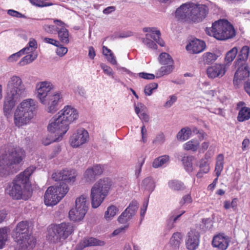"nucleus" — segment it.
I'll use <instances>...</instances> for the list:
<instances>
[{
	"instance_id": "nucleus-43",
	"label": "nucleus",
	"mask_w": 250,
	"mask_h": 250,
	"mask_svg": "<svg viewBox=\"0 0 250 250\" xmlns=\"http://www.w3.org/2000/svg\"><path fill=\"white\" fill-rule=\"evenodd\" d=\"M161 33L159 30H155L154 34H146V37H150L152 38L158 44H159L161 46H164L165 45L164 42L161 39Z\"/></svg>"
},
{
	"instance_id": "nucleus-20",
	"label": "nucleus",
	"mask_w": 250,
	"mask_h": 250,
	"mask_svg": "<svg viewBox=\"0 0 250 250\" xmlns=\"http://www.w3.org/2000/svg\"><path fill=\"white\" fill-rule=\"evenodd\" d=\"M61 99L60 93L52 94L46 98L45 104L47 105L46 110L48 112L54 113L58 109V102Z\"/></svg>"
},
{
	"instance_id": "nucleus-26",
	"label": "nucleus",
	"mask_w": 250,
	"mask_h": 250,
	"mask_svg": "<svg viewBox=\"0 0 250 250\" xmlns=\"http://www.w3.org/2000/svg\"><path fill=\"white\" fill-rule=\"evenodd\" d=\"M183 235L179 232H174L169 240L170 245L175 249H178L183 242Z\"/></svg>"
},
{
	"instance_id": "nucleus-35",
	"label": "nucleus",
	"mask_w": 250,
	"mask_h": 250,
	"mask_svg": "<svg viewBox=\"0 0 250 250\" xmlns=\"http://www.w3.org/2000/svg\"><path fill=\"white\" fill-rule=\"evenodd\" d=\"M27 55L23 57L19 62L20 66H24L33 62L37 58L38 55L36 52L27 53Z\"/></svg>"
},
{
	"instance_id": "nucleus-56",
	"label": "nucleus",
	"mask_w": 250,
	"mask_h": 250,
	"mask_svg": "<svg viewBox=\"0 0 250 250\" xmlns=\"http://www.w3.org/2000/svg\"><path fill=\"white\" fill-rule=\"evenodd\" d=\"M58 28H56L53 25L45 24L43 26L44 31L48 33L53 34L54 32L57 31Z\"/></svg>"
},
{
	"instance_id": "nucleus-42",
	"label": "nucleus",
	"mask_w": 250,
	"mask_h": 250,
	"mask_svg": "<svg viewBox=\"0 0 250 250\" xmlns=\"http://www.w3.org/2000/svg\"><path fill=\"white\" fill-rule=\"evenodd\" d=\"M29 47H24L20 51L11 55L8 59L9 62H13L17 61L22 55L25 53H28L30 52Z\"/></svg>"
},
{
	"instance_id": "nucleus-36",
	"label": "nucleus",
	"mask_w": 250,
	"mask_h": 250,
	"mask_svg": "<svg viewBox=\"0 0 250 250\" xmlns=\"http://www.w3.org/2000/svg\"><path fill=\"white\" fill-rule=\"evenodd\" d=\"M164 65H165L162 66L156 73L157 78L168 75L173 71L174 68L173 63Z\"/></svg>"
},
{
	"instance_id": "nucleus-13",
	"label": "nucleus",
	"mask_w": 250,
	"mask_h": 250,
	"mask_svg": "<svg viewBox=\"0 0 250 250\" xmlns=\"http://www.w3.org/2000/svg\"><path fill=\"white\" fill-rule=\"evenodd\" d=\"M88 138V132L83 128H81L78 129L70 137V145L73 147H78L85 144Z\"/></svg>"
},
{
	"instance_id": "nucleus-27",
	"label": "nucleus",
	"mask_w": 250,
	"mask_h": 250,
	"mask_svg": "<svg viewBox=\"0 0 250 250\" xmlns=\"http://www.w3.org/2000/svg\"><path fill=\"white\" fill-rule=\"evenodd\" d=\"M88 205V197L84 195H81L76 200L75 208L78 209H84L85 210V212H87Z\"/></svg>"
},
{
	"instance_id": "nucleus-52",
	"label": "nucleus",
	"mask_w": 250,
	"mask_h": 250,
	"mask_svg": "<svg viewBox=\"0 0 250 250\" xmlns=\"http://www.w3.org/2000/svg\"><path fill=\"white\" fill-rule=\"evenodd\" d=\"M7 234L5 229H0V249H2L6 240Z\"/></svg>"
},
{
	"instance_id": "nucleus-48",
	"label": "nucleus",
	"mask_w": 250,
	"mask_h": 250,
	"mask_svg": "<svg viewBox=\"0 0 250 250\" xmlns=\"http://www.w3.org/2000/svg\"><path fill=\"white\" fill-rule=\"evenodd\" d=\"M97 176L94 174L92 169L88 168L85 171L84 174V178L87 182H92L95 181Z\"/></svg>"
},
{
	"instance_id": "nucleus-63",
	"label": "nucleus",
	"mask_w": 250,
	"mask_h": 250,
	"mask_svg": "<svg viewBox=\"0 0 250 250\" xmlns=\"http://www.w3.org/2000/svg\"><path fill=\"white\" fill-rule=\"evenodd\" d=\"M250 145V141L248 138H245L242 142V149L243 151H245L247 150Z\"/></svg>"
},
{
	"instance_id": "nucleus-45",
	"label": "nucleus",
	"mask_w": 250,
	"mask_h": 250,
	"mask_svg": "<svg viewBox=\"0 0 250 250\" xmlns=\"http://www.w3.org/2000/svg\"><path fill=\"white\" fill-rule=\"evenodd\" d=\"M118 210V208L114 206H110L105 212L104 217L106 220L111 219L116 214Z\"/></svg>"
},
{
	"instance_id": "nucleus-24",
	"label": "nucleus",
	"mask_w": 250,
	"mask_h": 250,
	"mask_svg": "<svg viewBox=\"0 0 250 250\" xmlns=\"http://www.w3.org/2000/svg\"><path fill=\"white\" fill-rule=\"evenodd\" d=\"M104 244V241H100L93 237H87L83 238L81 241L80 247L81 249H84L87 247L103 246Z\"/></svg>"
},
{
	"instance_id": "nucleus-46",
	"label": "nucleus",
	"mask_w": 250,
	"mask_h": 250,
	"mask_svg": "<svg viewBox=\"0 0 250 250\" xmlns=\"http://www.w3.org/2000/svg\"><path fill=\"white\" fill-rule=\"evenodd\" d=\"M142 186L149 190H153L155 188L153 180L151 177H147L142 181Z\"/></svg>"
},
{
	"instance_id": "nucleus-31",
	"label": "nucleus",
	"mask_w": 250,
	"mask_h": 250,
	"mask_svg": "<svg viewBox=\"0 0 250 250\" xmlns=\"http://www.w3.org/2000/svg\"><path fill=\"white\" fill-rule=\"evenodd\" d=\"M199 142L196 139H191L183 145V148L187 151H196L199 147Z\"/></svg>"
},
{
	"instance_id": "nucleus-41",
	"label": "nucleus",
	"mask_w": 250,
	"mask_h": 250,
	"mask_svg": "<svg viewBox=\"0 0 250 250\" xmlns=\"http://www.w3.org/2000/svg\"><path fill=\"white\" fill-rule=\"evenodd\" d=\"M238 52L237 48L236 47L232 48L227 52L225 58V62L226 64L231 62L235 58Z\"/></svg>"
},
{
	"instance_id": "nucleus-51",
	"label": "nucleus",
	"mask_w": 250,
	"mask_h": 250,
	"mask_svg": "<svg viewBox=\"0 0 250 250\" xmlns=\"http://www.w3.org/2000/svg\"><path fill=\"white\" fill-rule=\"evenodd\" d=\"M90 169H92L94 174L97 176L101 175L104 170L103 167L101 165L96 164L89 167Z\"/></svg>"
},
{
	"instance_id": "nucleus-62",
	"label": "nucleus",
	"mask_w": 250,
	"mask_h": 250,
	"mask_svg": "<svg viewBox=\"0 0 250 250\" xmlns=\"http://www.w3.org/2000/svg\"><path fill=\"white\" fill-rule=\"evenodd\" d=\"M28 45L29 46H26V47H29L30 48V52L29 53H30L31 52H34L33 51V48L36 49L37 48V42L34 39H30V41L28 42Z\"/></svg>"
},
{
	"instance_id": "nucleus-1",
	"label": "nucleus",
	"mask_w": 250,
	"mask_h": 250,
	"mask_svg": "<svg viewBox=\"0 0 250 250\" xmlns=\"http://www.w3.org/2000/svg\"><path fill=\"white\" fill-rule=\"evenodd\" d=\"M26 157L25 150L20 146L7 145L0 149V176L16 173Z\"/></svg>"
},
{
	"instance_id": "nucleus-59",
	"label": "nucleus",
	"mask_w": 250,
	"mask_h": 250,
	"mask_svg": "<svg viewBox=\"0 0 250 250\" xmlns=\"http://www.w3.org/2000/svg\"><path fill=\"white\" fill-rule=\"evenodd\" d=\"M138 75L140 78L146 80H153L155 78L154 75L151 73L141 72L138 74Z\"/></svg>"
},
{
	"instance_id": "nucleus-5",
	"label": "nucleus",
	"mask_w": 250,
	"mask_h": 250,
	"mask_svg": "<svg viewBox=\"0 0 250 250\" xmlns=\"http://www.w3.org/2000/svg\"><path fill=\"white\" fill-rule=\"evenodd\" d=\"M206 34L218 40L224 41L231 39L235 36L233 25L226 20H220L212 24L211 27H207Z\"/></svg>"
},
{
	"instance_id": "nucleus-54",
	"label": "nucleus",
	"mask_w": 250,
	"mask_h": 250,
	"mask_svg": "<svg viewBox=\"0 0 250 250\" xmlns=\"http://www.w3.org/2000/svg\"><path fill=\"white\" fill-rule=\"evenodd\" d=\"M192 202V198L190 194L185 195L183 197L179 204L181 206H183L186 204H190Z\"/></svg>"
},
{
	"instance_id": "nucleus-55",
	"label": "nucleus",
	"mask_w": 250,
	"mask_h": 250,
	"mask_svg": "<svg viewBox=\"0 0 250 250\" xmlns=\"http://www.w3.org/2000/svg\"><path fill=\"white\" fill-rule=\"evenodd\" d=\"M68 51V49L66 47L63 46L62 45L59 44V46L58 47L56 50V53L58 55L62 57L64 56Z\"/></svg>"
},
{
	"instance_id": "nucleus-38",
	"label": "nucleus",
	"mask_w": 250,
	"mask_h": 250,
	"mask_svg": "<svg viewBox=\"0 0 250 250\" xmlns=\"http://www.w3.org/2000/svg\"><path fill=\"white\" fill-rule=\"evenodd\" d=\"M169 157L168 155H163L154 159L152 166L154 168H158L166 164L169 161Z\"/></svg>"
},
{
	"instance_id": "nucleus-37",
	"label": "nucleus",
	"mask_w": 250,
	"mask_h": 250,
	"mask_svg": "<svg viewBox=\"0 0 250 250\" xmlns=\"http://www.w3.org/2000/svg\"><path fill=\"white\" fill-rule=\"evenodd\" d=\"M202 58L205 64H209L212 63L216 61L217 56L214 53L206 52L203 55Z\"/></svg>"
},
{
	"instance_id": "nucleus-25",
	"label": "nucleus",
	"mask_w": 250,
	"mask_h": 250,
	"mask_svg": "<svg viewBox=\"0 0 250 250\" xmlns=\"http://www.w3.org/2000/svg\"><path fill=\"white\" fill-rule=\"evenodd\" d=\"M86 213L84 209L81 210L75 208L69 211V217L71 220L74 222L79 221L83 218Z\"/></svg>"
},
{
	"instance_id": "nucleus-57",
	"label": "nucleus",
	"mask_w": 250,
	"mask_h": 250,
	"mask_svg": "<svg viewBox=\"0 0 250 250\" xmlns=\"http://www.w3.org/2000/svg\"><path fill=\"white\" fill-rule=\"evenodd\" d=\"M101 67L103 70L104 73L107 75L111 76L113 74V70L110 67L104 63H102L101 64Z\"/></svg>"
},
{
	"instance_id": "nucleus-11",
	"label": "nucleus",
	"mask_w": 250,
	"mask_h": 250,
	"mask_svg": "<svg viewBox=\"0 0 250 250\" xmlns=\"http://www.w3.org/2000/svg\"><path fill=\"white\" fill-rule=\"evenodd\" d=\"M77 173L74 169L64 168L53 173L52 178L55 181H62L61 183L73 184L75 182Z\"/></svg>"
},
{
	"instance_id": "nucleus-47",
	"label": "nucleus",
	"mask_w": 250,
	"mask_h": 250,
	"mask_svg": "<svg viewBox=\"0 0 250 250\" xmlns=\"http://www.w3.org/2000/svg\"><path fill=\"white\" fill-rule=\"evenodd\" d=\"M132 217V216L128 212V210L125 209L119 216L118 220L120 223L124 224L127 222Z\"/></svg>"
},
{
	"instance_id": "nucleus-15",
	"label": "nucleus",
	"mask_w": 250,
	"mask_h": 250,
	"mask_svg": "<svg viewBox=\"0 0 250 250\" xmlns=\"http://www.w3.org/2000/svg\"><path fill=\"white\" fill-rule=\"evenodd\" d=\"M200 235L195 229H191L187 234L186 246L188 250H195L199 245Z\"/></svg>"
},
{
	"instance_id": "nucleus-9",
	"label": "nucleus",
	"mask_w": 250,
	"mask_h": 250,
	"mask_svg": "<svg viewBox=\"0 0 250 250\" xmlns=\"http://www.w3.org/2000/svg\"><path fill=\"white\" fill-rule=\"evenodd\" d=\"M67 185L60 183L59 186L49 187L47 188L44 195V202L45 205L52 206L56 205L69 191Z\"/></svg>"
},
{
	"instance_id": "nucleus-50",
	"label": "nucleus",
	"mask_w": 250,
	"mask_h": 250,
	"mask_svg": "<svg viewBox=\"0 0 250 250\" xmlns=\"http://www.w3.org/2000/svg\"><path fill=\"white\" fill-rule=\"evenodd\" d=\"M138 208V203L136 201H132L129 206L125 209L128 210V212L132 216L134 215Z\"/></svg>"
},
{
	"instance_id": "nucleus-19",
	"label": "nucleus",
	"mask_w": 250,
	"mask_h": 250,
	"mask_svg": "<svg viewBox=\"0 0 250 250\" xmlns=\"http://www.w3.org/2000/svg\"><path fill=\"white\" fill-rule=\"evenodd\" d=\"M21 98L20 97L7 93V95L5 98L3 104V112L6 116H8L10 114L13 108L15 107L16 103Z\"/></svg>"
},
{
	"instance_id": "nucleus-8",
	"label": "nucleus",
	"mask_w": 250,
	"mask_h": 250,
	"mask_svg": "<svg viewBox=\"0 0 250 250\" xmlns=\"http://www.w3.org/2000/svg\"><path fill=\"white\" fill-rule=\"evenodd\" d=\"M51 229L52 231H49L48 240L51 243L62 245L63 241L73 233L74 226L71 223L62 222L53 225Z\"/></svg>"
},
{
	"instance_id": "nucleus-33",
	"label": "nucleus",
	"mask_w": 250,
	"mask_h": 250,
	"mask_svg": "<svg viewBox=\"0 0 250 250\" xmlns=\"http://www.w3.org/2000/svg\"><path fill=\"white\" fill-rule=\"evenodd\" d=\"M192 131L191 129L188 127L182 128L177 134V138L178 140L184 141L188 140L191 135Z\"/></svg>"
},
{
	"instance_id": "nucleus-28",
	"label": "nucleus",
	"mask_w": 250,
	"mask_h": 250,
	"mask_svg": "<svg viewBox=\"0 0 250 250\" xmlns=\"http://www.w3.org/2000/svg\"><path fill=\"white\" fill-rule=\"evenodd\" d=\"M250 52V48L248 46H244L238 55L237 59L235 62L236 64H241L240 63H246Z\"/></svg>"
},
{
	"instance_id": "nucleus-17",
	"label": "nucleus",
	"mask_w": 250,
	"mask_h": 250,
	"mask_svg": "<svg viewBox=\"0 0 250 250\" xmlns=\"http://www.w3.org/2000/svg\"><path fill=\"white\" fill-rule=\"evenodd\" d=\"M230 241L229 236L224 233H219L213 237L211 244L213 247L217 248L218 250H226Z\"/></svg>"
},
{
	"instance_id": "nucleus-23",
	"label": "nucleus",
	"mask_w": 250,
	"mask_h": 250,
	"mask_svg": "<svg viewBox=\"0 0 250 250\" xmlns=\"http://www.w3.org/2000/svg\"><path fill=\"white\" fill-rule=\"evenodd\" d=\"M244 102H239L237 104V109H239L237 117V121L243 122L250 119V108L245 106Z\"/></svg>"
},
{
	"instance_id": "nucleus-61",
	"label": "nucleus",
	"mask_w": 250,
	"mask_h": 250,
	"mask_svg": "<svg viewBox=\"0 0 250 250\" xmlns=\"http://www.w3.org/2000/svg\"><path fill=\"white\" fill-rule=\"evenodd\" d=\"M7 13L9 15H10L12 17H17V18H19L25 17L24 15H23L21 13H20L19 12L14 10H12V9L8 10Z\"/></svg>"
},
{
	"instance_id": "nucleus-18",
	"label": "nucleus",
	"mask_w": 250,
	"mask_h": 250,
	"mask_svg": "<svg viewBox=\"0 0 250 250\" xmlns=\"http://www.w3.org/2000/svg\"><path fill=\"white\" fill-rule=\"evenodd\" d=\"M226 72L225 65L221 64L216 63L208 67L207 69V74L210 79L221 78L225 75Z\"/></svg>"
},
{
	"instance_id": "nucleus-12",
	"label": "nucleus",
	"mask_w": 250,
	"mask_h": 250,
	"mask_svg": "<svg viewBox=\"0 0 250 250\" xmlns=\"http://www.w3.org/2000/svg\"><path fill=\"white\" fill-rule=\"evenodd\" d=\"M25 88L21 78L17 76L11 77L7 84V93L21 97L25 93Z\"/></svg>"
},
{
	"instance_id": "nucleus-58",
	"label": "nucleus",
	"mask_w": 250,
	"mask_h": 250,
	"mask_svg": "<svg viewBox=\"0 0 250 250\" xmlns=\"http://www.w3.org/2000/svg\"><path fill=\"white\" fill-rule=\"evenodd\" d=\"M165 137L163 133L158 134L153 140V143L162 144L165 142Z\"/></svg>"
},
{
	"instance_id": "nucleus-34",
	"label": "nucleus",
	"mask_w": 250,
	"mask_h": 250,
	"mask_svg": "<svg viewBox=\"0 0 250 250\" xmlns=\"http://www.w3.org/2000/svg\"><path fill=\"white\" fill-rule=\"evenodd\" d=\"M224 157L222 154H219L216 158L215 172L217 177H219L224 168Z\"/></svg>"
},
{
	"instance_id": "nucleus-4",
	"label": "nucleus",
	"mask_w": 250,
	"mask_h": 250,
	"mask_svg": "<svg viewBox=\"0 0 250 250\" xmlns=\"http://www.w3.org/2000/svg\"><path fill=\"white\" fill-rule=\"evenodd\" d=\"M36 109L35 102L32 99L23 100L16 107L14 113V123L20 128L28 124L34 116Z\"/></svg>"
},
{
	"instance_id": "nucleus-60",
	"label": "nucleus",
	"mask_w": 250,
	"mask_h": 250,
	"mask_svg": "<svg viewBox=\"0 0 250 250\" xmlns=\"http://www.w3.org/2000/svg\"><path fill=\"white\" fill-rule=\"evenodd\" d=\"M43 41L46 43L52 44L55 46H59L60 42L56 40L45 37L43 39Z\"/></svg>"
},
{
	"instance_id": "nucleus-32",
	"label": "nucleus",
	"mask_w": 250,
	"mask_h": 250,
	"mask_svg": "<svg viewBox=\"0 0 250 250\" xmlns=\"http://www.w3.org/2000/svg\"><path fill=\"white\" fill-rule=\"evenodd\" d=\"M200 171L197 173V178H201L203 176V174L207 173L209 171V164L205 159H201L200 162Z\"/></svg>"
},
{
	"instance_id": "nucleus-53",
	"label": "nucleus",
	"mask_w": 250,
	"mask_h": 250,
	"mask_svg": "<svg viewBox=\"0 0 250 250\" xmlns=\"http://www.w3.org/2000/svg\"><path fill=\"white\" fill-rule=\"evenodd\" d=\"M143 42L149 48L152 49H157V44L152 40L148 38V37L143 38L142 39Z\"/></svg>"
},
{
	"instance_id": "nucleus-44",
	"label": "nucleus",
	"mask_w": 250,
	"mask_h": 250,
	"mask_svg": "<svg viewBox=\"0 0 250 250\" xmlns=\"http://www.w3.org/2000/svg\"><path fill=\"white\" fill-rule=\"evenodd\" d=\"M159 62L162 64L173 63L171 57L167 53H162L159 56Z\"/></svg>"
},
{
	"instance_id": "nucleus-29",
	"label": "nucleus",
	"mask_w": 250,
	"mask_h": 250,
	"mask_svg": "<svg viewBox=\"0 0 250 250\" xmlns=\"http://www.w3.org/2000/svg\"><path fill=\"white\" fill-rule=\"evenodd\" d=\"M57 33L60 41L63 43L68 44L69 42V35L68 30L64 26L58 29Z\"/></svg>"
},
{
	"instance_id": "nucleus-14",
	"label": "nucleus",
	"mask_w": 250,
	"mask_h": 250,
	"mask_svg": "<svg viewBox=\"0 0 250 250\" xmlns=\"http://www.w3.org/2000/svg\"><path fill=\"white\" fill-rule=\"evenodd\" d=\"M58 116L68 125L71 122L77 119L78 112L76 109L69 105H66L58 113Z\"/></svg>"
},
{
	"instance_id": "nucleus-2",
	"label": "nucleus",
	"mask_w": 250,
	"mask_h": 250,
	"mask_svg": "<svg viewBox=\"0 0 250 250\" xmlns=\"http://www.w3.org/2000/svg\"><path fill=\"white\" fill-rule=\"evenodd\" d=\"M36 167L30 166L17 175L6 188L7 193L16 200H28L31 196L30 187H28L30 176Z\"/></svg>"
},
{
	"instance_id": "nucleus-7",
	"label": "nucleus",
	"mask_w": 250,
	"mask_h": 250,
	"mask_svg": "<svg viewBox=\"0 0 250 250\" xmlns=\"http://www.w3.org/2000/svg\"><path fill=\"white\" fill-rule=\"evenodd\" d=\"M28 223L26 221L19 222L13 234L15 241L22 250L33 249L36 244L35 238L28 234Z\"/></svg>"
},
{
	"instance_id": "nucleus-10",
	"label": "nucleus",
	"mask_w": 250,
	"mask_h": 250,
	"mask_svg": "<svg viewBox=\"0 0 250 250\" xmlns=\"http://www.w3.org/2000/svg\"><path fill=\"white\" fill-rule=\"evenodd\" d=\"M47 129L51 133L55 134V136L60 140L68 131L69 125L62 121L61 117L58 116L54 119V122L48 125Z\"/></svg>"
},
{
	"instance_id": "nucleus-21",
	"label": "nucleus",
	"mask_w": 250,
	"mask_h": 250,
	"mask_svg": "<svg viewBox=\"0 0 250 250\" xmlns=\"http://www.w3.org/2000/svg\"><path fill=\"white\" fill-rule=\"evenodd\" d=\"M241 64H236L235 63L236 67H237L234 79L236 80H245L247 79L250 75V68L246 63H240Z\"/></svg>"
},
{
	"instance_id": "nucleus-49",
	"label": "nucleus",
	"mask_w": 250,
	"mask_h": 250,
	"mask_svg": "<svg viewBox=\"0 0 250 250\" xmlns=\"http://www.w3.org/2000/svg\"><path fill=\"white\" fill-rule=\"evenodd\" d=\"M158 87V84L156 83H152L147 84L145 87L144 92L146 95L150 96L152 94L153 91Z\"/></svg>"
},
{
	"instance_id": "nucleus-64",
	"label": "nucleus",
	"mask_w": 250,
	"mask_h": 250,
	"mask_svg": "<svg viewBox=\"0 0 250 250\" xmlns=\"http://www.w3.org/2000/svg\"><path fill=\"white\" fill-rule=\"evenodd\" d=\"M177 100V97L175 95H172L170 97V100H168L165 104V107L171 106Z\"/></svg>"
},
{
	"instance_id": "nucleus-40",
	"label": "nucleus",
	"mask_w": 250,
	"mask_h": 250,
	"mask_svg": "<svg viewBox=\"0 0 250 250\" xmlns=\"http://www.w3.org/2000/svg\"><path fill=\"white\" fill-rule=\"evenodd\" d=\"M103 54L105 56L107 60L112 64H115L117 63L116 60L111 50L106 46H103Z\"/></svg>"
},
{
	"instance_id": "nucleus-39",
	"label": "nucleus",
	"mask_w": 250,
	"mask_h": 250,
	"mask_svg": "<svg viewBox=\"0 0 250 250\" xmlns=\"http://www.w3.org/2000/svg\"><path fill=\"white\" fill-rule=\"evenodd\" d=\"M193 159L194 157L192 156H184L182 159L185 168L188 172H191L193 170L192 162Z\"/></svg>"
},
{
	"instance_id": "nucleus-16",
	"label": "nucleus",
	"mask_w": 250,
	"mask_h": 250,
	"mask_svg": "<svg viewBox=\"0 0 250 250\" xmlns=\"http://www.w3.org/2000/svg\"><path fill=\"white\" fill-rule=\"evenodd\" d=\"M38 97L42 104H45L46 98L52 95V85L49 82H43L38 84Z\"/></svg>"
},
{
	"instance_id": "nucleus-30",
	"label": "nucleus",
	"mask_w": 250,
	"mask_h": 250,
	"mask_svg": "<svg viewBox=\"0 0 250 250\" xmlns=\"http://www.w3.org/2000/svg\"><path fill=\"white\" fill-rule=\"evenodd\" d=\"M168 187L173 191H182L186 189L184 184L177 180H171L168 182Z\"/></svg>"
},
{
	"instance_id": "nucleus-22",
	"label": "nucleus",
	"mask_w": 250,
	"mask_h": 250,
	"mask_svg": "<svg viewBox=\"0 0 250 250\" xmlns=\"http://www.w3.org/2000/svg\"><path fill=\"white\" fill-rule=\"evenodd\" d=\"M205 48V42L197 39L191 40L186 46V49L192 54L199 53L202 52Z\"/></svg>"
},
{
	"instance_id": "nucleus-3",
	"label": "nucleus",
	"mask_w": 250,
	"mask_h": 250,
	"mask_svg": "<svg viewBox=\"0 0 250 250\" xmlns=\"http://www.w3.org/2000/svg\"><path fill=\"white\" fill-rule=\"evenodd\" d=\"M209 8L207 5L188 2L182 4L178 8L175 15L179 21L199 23L207 18Z\"/></svg>"
},
{
	"instance_id": "nucleus-6",
	"label": "nucleus",
	"mask_w": 250,
	"mask_h": 250,
	"mask_svg": "<svg viewBox=\"0 0 250 250\" xmlns=\"http://www.w3.org/2000/svg\"><path fill=\"white\" fill-rule=\"evenodd\" d=\"M112 186V181L108 178H104L98 180L91 189V205L93 208H97L107 196Z\"/></svg>"
}]
</instances>
